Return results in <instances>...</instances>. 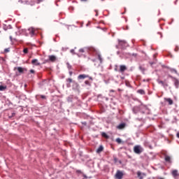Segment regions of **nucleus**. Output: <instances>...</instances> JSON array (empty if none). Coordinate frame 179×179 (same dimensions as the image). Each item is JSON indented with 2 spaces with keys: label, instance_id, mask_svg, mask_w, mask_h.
Listing matches in <instances>:
<instances>
[{
  "label": "nucleus",
  "instance_id": "obj_1",
  "mask_svg": "<svg viewBox=\"0 0 179 179\" xmlns=\"http://www.w3.org/2000/svg\"><path fill=\"white\" fill-rule=\"evenodd\" d=\"M134 152L136 155H141L143 152V148L141 145H135L134 147Z\"/></svg>",
  "mask_w": 179,
  "mask_h": 179
},
{
  "label": "nucleus",
  "instance_id": "obj_2",
  "mask_svg": "<svg viewBox=\"0 0 179 179\" xmlns=\"http://www.w3.org/2000/svg\"><path fill=\"white\" fill-rule=\"evenodd\" d=\"M72 89L73 90H76L77 92H79V90L80 89V85H79V83H78V82L74 81L72 84Z\"/></svg>",
  "mask_w": 179,
  "mask_h": 179
},
{
  "label": "nucleus",
  "instance_id": "obj_3",
  "mask_svg": "<svg viewBox=\"0 0 179 179\" xmlns=\"http://www.w3.org/2000/svg\"><path fill=\"white\" fill-rule=\"evenodd\" d=\"M123 177H124V173L121 171H117L115 175V178L116 179H122Z\"/></svg>",
  "mask_w": 179,
  "mask_h": 179
},
{
  "label": "nucleus",
  "instance_id": "obj_4",
  "mask_svg": "<svg viewBox=\"0 0 179 179\" xmlns=\"http://www.w3.org/2000/svg\"><path fill=\"white\" fill-rule=\"evenodd\" d=\"M159 85H162L163 87H169V83H167V81L166 80L164 81L163 80H158Z\"/></svg>",
  "mask_w": 179,
  "mask_h": 179
},
{
  "label": "nucleus",
  "instance_id": "obj_5",
  "mask_svg": "<svg viewBox=\"0 0 179 179\" xmlns=\"http://www.w3.org/2000/svg\"><path fill=\"white\" fill-rule=\"evenodd\" d=\"M119 45L121 46V48L124 49L127 47L128 43H127L124 41H119Z\"/></svg>",
  "mask_w": 179,
  "mask_h": 179
},
{
  "label": "nucleus",
  "instance_id": "obj_6",
  "mask_svg": "<svg viewBox=\"0 0 179 179\" xmlns=\"http://www.w3.org/2000/svg\"><path fill=\"white\" fill-rule=\"evenodd\" d=\"M66 87H71V83L73 84L75 82V80H73L72 78H66Z\"/></svg>",
  "mask_w": 179,
  "mask_h": 179
},
{
  "label": "nucleus",
  "instance_id": "obj_7",
  "mask_svg": "<svg viewBox=\"0 0 179 179\" xmlns=\"http://www.w3.org/2000/svg\"><path fill=\"white\" fill-rule=\"evenodd\" d=\"M171 78L173 79V82L176 89H178V86H179V80H178V79H177L176 78H173V76H171Z\"/></svg>",
  "mask_w": 179,
  "mask_h": 179
},
{
  "label": "nucleus",
  "instance_id": "obj_8",
  "mask_svg": "<svg viewBox=\"0 0 179 179\" xmlns=\"http://www.w3.org/2000/svg\"><path fill=\"white\" fill-rule=\"evenodd\" d=\"M125 71H127V66L120 65L119 72H120L121 73H124Z\"/></svg>",
  "mask_w": 179,
  "mask_h": 179
},
{
  "label": "nucleus",
  "instance_id": "obj_9",
  "mask_svg": "<svg viewBox=\"0 0 179 179\" xmlns=\"http://www.w3.org/2000/svg\"><path fill=\"white\" fill-rule=\"evenodd\" d=\"M164 101H166L169 106H173L174 103L173 101V99H171V98H164Z\"/></svg>",
  "mask_w": 179,
  "mask_h": 179
},
{
  "label": "nucleus",
  "instance_id": "obj_10",
  "mask_svg": "<svg viewBox=\"0 0 179 179\" xmlns=\"http://www.w3.org/2000/svg\"><path fill=\"white\" fill-rule=\"evenodd\" d=\"M171 174H172L173 177H174V178H177V177H178V176H179L178 171H177L176 169L172 171Z\"/></svg>",
  "mask_w": 179,
  "mask_h": 179
},
{
  "label": "nucleus",
  "instance_id": "obj_11",
  "mask_svg": "<svg viewBox=\"0 0 179 179\" xmlns=\"http://www.w3.org/2000/svg\"><path fill=\"white\" fill-rule=\"evenodd\" d=\"M86 78H89V75H86V74H80L78 76V79L80 80V79H86Z\"/></svg>",
  "mask_w": 179,
  "mask_h": 179
},
{
  "label": "nucleus",
  "instance_id": "obj_12",
  "mask_svg": "<svg viewBox=\"0 0 179 179\" xmlns=\"http://www.w3.org/2000/svg\"><path fill=\"white\" fill-rule=\"evenodd\" d=\"M49 59L51 62H55V61H57V57H55V55H50Z\"/></svg>",
  "mask_w": 179,
  "mask_h": 179
},
{
  "label": "nucleus",
  "instance_id": "obj_13",
  "mask_svg": "<svg viewBox=\"0 0 179 179\" xmlns=\"http://www.w3.org/2000/svg\"><path fill=\"white\" fill-rule=\"evenodd\" d=\"M32 65H36V66H38L40 65V62H38V60L36 59H34L31 61Z\"/></svg>",
  "mask_w": 179,
  "mask_h": 179
},
{
  "label": "nucleus",
  "instance_id": "obj_14",
  "mask_svg": "<svg viewBox=\"0 0 179 179\" xmlns=\"http://www.w3.org/2000/svg\"><path fill=\"white\" fill-rule=\"evenodd\" d=\"M165 162H166V163H171V157L169 156V155H165Z\"/></svg>",
  "mask_w": 179,
  "mask_h": 179
},
{
  "label": "nucleus",
  "instance_id": "obj_15",
  "mask_svg": "<svg viewBox=\"0 0 179 179\" xmlns=\"http://www.w3.org/2000/svg\"><path fill=\"white\" fill-rule=\"evenodd\" d=\"M103 150H104V148L103 147V145H100L96 150V153H101Z\"/></svg>",
  "mask_w": 179,
  "mask_h": 179
},
{
  "label": "nucleus",
  "instance_id": "obj_16",
  "mask_svg": "<svg viewBox=\"0 0 179 179\" xmlns=\"http://www.w3.org/2000/svg\"><path fill=\"white\" fill-rule=\"evenodd\" d=\"M17 71L20 73H23V72H24V71H27V69L22 67H17Z\"/></svg>",
  "mask_w": 179,
  "mask_h": 179
},
{
  "label": "nucleus",
  "instance_id": "obj_17",
  "mask_svg": "<svg viewBox=\"0 0 179 179\" xmlns=\"http://www.w3.org/2000/svg\"><path fill=\"white\" fill-rule=\"evenodd\" d=\"M125 128V123H122L117 126V129H124Z\"/></svg>",
  "mask_w": 179,
  "mask_h": 179
},
{
  "label": "nucleus",
  "instance_id": "obj_18",
  "mask_svg": "<svg viewBox=\"0 0 179 179\" xmlns=\"http://www.w3.org/2000/svg\"><path fill=\"white\" fill-rule=\"evenodd\" d=\"M137 177L139 178V179H143V176H142V173L141 171H138L137 172Z\"/></svg>",
  "mask_w": 179,
  "mask_h": 179
},
{
  "label": "nucleus",
  "instance_id": "obj_19",
  "mask_svg": "<svg viewBox=\"0 0 179 179\" xmlns=\"http://www.w3.org/2000/svg\"><path fill=\"white\" fill-rule=\"evenodd\" d=\"M101 135L103 138H106V139H108V138H110V136H108V135H107V134H106L105 132H102Z\"/></svg>",
  "mask_w": 179,
  "mask_h": 179
},
{
  "label": "nucleus",
  "instance_id": "obj_20",
  "mask_svg": "<svg viewBox=\"0 0 179 179\" xmlns=\"http://www.w3.org/2000/svg\"><path fill=\"white\" fill-rule=\"evenodd\" d=\"M3 90H6V86L0 85V92H3Z\"/></svg>",
  "mask_w": 179,
  "mask_h": 179
},
{
  "label": "nucleus",
  "instance_id": "obj_21",
  "mask_svg": "<svg viewBox=\"0 0 179 179\" xmlns=\"http://www.w3.org/2000/svg\"><path fill=\"white\" fill-rule=\"evenodd\" d=\"M138 110H139V108L138 107H134L133 108V112L134 113V114H136L138 113Z\"/></svg>",
  "mask_w": 179,
  "mask_h": 179
},
{
  "label": "nucleus",
  "instance_id": "obj_22",
  "mask_svg": "<svg viewBox=\"0 0 179 179\" xmlns=\"http://www.w3.org/2000/svg\"><path fill=\"white\" fill-rule=\"evenodd\" d=\"M137 92H138L139 94H145V90H138Z\"/></svg>",
  "mask_w": 179,
  "mask_h": 179
},
{
  "label": "nucleus",
  "instance_id": "obj_23",
  "mask_svg": "<svg viewBox=\"0 0 179 179\" xmlns=\"http://www.w3.org/2000/svg\"><path fill=\"white\" fill-rule=\"evenodd\" d=\"M98 59H99L101 64L103 62V57H101V55H98Z\"/></svg>",
  "mask_w": 179,
  "mask_h": 179
},
{
  "label": "nucleus",
  "instance_id": "obj_24",
  "mask_svg": "<svg viewBox=\"0 0 179 179\" xmlns=\"http://www.w3.org/2000/svg\"><path fill=\"white\" fill-rule=\"evenodd\" d=\"M85 84L87 85V86H91V83L89 80H85Z\"/></svg>",
  "mask_w": 179,
  "mask_h": 179
},
{
  "label": "nucleus",
  "instance_id": "obj_25",
  "mask_svg": "<svg viewBox=\"0 0 179 179\" xmlns=\"http://www.w3.org/2000/svg\"><path fill=\"white\" fill-rule=\"evenodd\" d=\"M116 142L117 143H122V140H121V138H116Z\"/></svg>",
  "mask_w": 179,
  "mask_h": 179
},
{
  "label": "nucleus",
  "instance_id": "obj_26",
  "mask_svg": "<svg viewBox=\"0 0 179 179\" xmlns=\"http://www.w3.org/2000/svg\"><path fill=\"white\" fill-rule=\"evenodd\" d=\"M23 52H24V54H27V52H29V49H27V48H24L23 50Z\"/></svg>",
  "mask_w": 179,
  "mask_h": 179
},
{
  "label": "nucleus",
  "instance_id": "obj_27",
  "mask_svg": "<svg viewBox=\"0 0 179 179\" xmlns=\"http://www.w3.org/2000/svg\"><path fill=\"white\" fill-rule=\"evenodd\" d=\"M9 51H10V48H6L5 50H4V52H9Z\"/></svg>",
  "mask_w": 179,
  "mask_h": 179
},
{
  "label": "nucleus",
  "instance_id": "obj_28",
  "mask_svg": "<svg viewBox=\"0 0 179 179\" xmlns=\"http://www.w3.org/2000/svg\"><path fill=\"white\" fill-rule=\"evenodd\" d=\"M171 72H174L175 73H177V70H176L174 69H171Z\"/></svg>",
  "mask_w": 179,
  "mask_h": 179
},
{
  "label": "nucleus",
  "instance_id": "obj_29",
  "mask_svg": "<svg viewBox=\"0 0 179 179\" xmlns=\"http://www.w3.org/2000/svg\"><path fill=\"white\" fill-rule=\"evenodd\" d=\"M30 34H32V35L34 34V29H31Z\"/></svg>",
  "mask_w": 179,
  "mask_h": 179
},
{
  "label": "nucleus",
  "instance_id": "obj_30",
  "mask_svg": "<svg viewBox=\"0 0 179 179\" xmlns=\"http://www.w3.org/2000/svg\"><path fill=\"white\" fill-rule=\"evenodd\" d=\"M178 50H179L178 46H176V47L175 48V51H176V52H178Z\"/></svg>",
  "mask_w": 179,
  "mask_h": 179
},
{
  "label": "nucleus",
  "instance_id": "obj_31",
  "mask_svg": "<svg viewBox=\"0 0 179 179\" xmlns=\"http://www.w3.org/2000/svg\"><path fill=\"white\" fill-rule=\"evenodd\" d=\"M79 52H85V49L84 48L80 49Z\"/></svg>",
  "mask_w": 179,
  "mask_h": 179
},
{
  "label": "nucleus",
  "instance_id": "obj_32",
  "mask_svg": "<svg viewBox=\"0 0 179 179\" xmlns=\"http://www.w3.org/2000/svg\"><path fill=\"white\" fill-rule=\"evenodd\" d=\"M69 74L70 75V76H72V75H73V72H72V71H70L69 72Z\"/></svg>",
  "mask_w": 179,
  "mask_h": 179
},
{
  "label": "nucleus",
  "instance_id": "obj_33",
  "mask_svg": "<svg viewBox=\"0 0 179 179\" xmlns=\"http://www.w3.org/2000/svg\"><path fill=\"white\" fill-rule=\"evenodd\" d=\"M87 78L90 79V80H93V78L92 77L89 76Z\"/></svg>",
  "mask_w": 179,
  "mask_h": 179
},
{
  "label": "nucleus",
  "instance_id": "obj_34",
  "mask_svg": "<svg viewBox=\"0 0 179 179\" xmlns=\"http://www.w3.org/2000/svg\"><path fill=\"white\" fill-rule=\"evenodd\" d=\"M31 73H34V70L31 69L30 70Z\"/></svg>",
  "mask_w": 179,
  "mask_h": 179
},
{
  "label": "nucleus",
  "instance_id": "obj_35",
  "mask_svg": "<svg viewBox=\"0 0 179 179\" xmlns=\"http://www.w3.org/2000/svg\"><path fill=\"white\" fill-rule=\"evenodd\" d=\"M15 113H13L11 117H15Z\"/></svg>",
  "mask_w": 179,
  "mask_h": 179
},
{
  "label": "nucleus",
  "instance_id": "obj_36",
  "mask_svg": "<svg viewBox=\"0 0 179 179\" xmlns=\"http://www.w3.org/2000/svg\"><path fill=\"white\" fill-rule=\"evenodd\" d=\"M117 158H114V162H115V163H117Z\"/></svg>",
  "mask_w": 179,
  "mask_h": 179
},
{
  "label": "nucleus",
  "instance_id": "obj_37",
  "mask_svg": "<svg viewBox=\"0 0 179 179\" xmlns=\"http://www.w3.org/2000/svg\"><path fill=\"white\" fill-rule=\"evenodd\" d=\"M177 138H179V131L176 134Z\"/></svg>",
  "mask_w": 179,
  "mask_h": 179
},
{
  "label": "nucleus",
  "instance_id": "obj_38",
  "mask_svg": "<svg viewBox=\"0 0 179 179\" xmlns=\"http://www.w3.org/2000/svg\"><path fill=\"white\" fill-rule=\"evenodd\" d=\"M45 96H44V95L41 96V99H45Z\"/></svg>",
  "mask_w": 179,
  "mask_h": 179
},
{
  "label": "nucleus",
  "instance_id": "obj_39",
  "mask_svg": "<svg viewBox=\"0 0 179 179\" xmlns=\"http://www.w3.org/2000/svg\"><path fill=\"white\" fill-rule=\"evenodd\" d=\"M178 1V0H176V1H175V5H177V2Z\"/></svg>",
  "mask_w": 179,
  "mask_h": 179
},
{
  "label": "nucleus",
  "instance_id": "obj_40",
  "mask_svg": "<svg viewBox=\"0 0 179 179\" xmlns=\"http://www.w3.org/2000/svg\"><path fill=\"white\" fill-rule=\"evenodd\" d=\"M92 51H96V49H94V48H92V49H91Z\"/></svg>",
  "mask_w": 179,
  "mask_h": 179
},
{
  "label": "nucleus",
  "instance_id": "obj_41",
  "mask_svg": "<svg viewBox=\"0 0 179 179\" xmlns=\"http://www.w3.org/2000/svg\"><path fill=\"white\" fill-rule=\"evenodd\" d=\"M117 55H120V51L117 52Z\"/></svg>",
  "mask_w": 179,
  "mask_h": 179
},
{
  "label": "nucleus",
  "instance_id": "obj_42",
  "mask_svg": "<svg viewBox=\"0 0 179 179\" xmlns=\"http://www.w3.org/2000/svg\"><path fill=\"white\" fill-rule=\"evenodd\" d=\"M10 41H12V36H10Z\"/></svg>",
  "mask_w": 179,
  "mask_h": 179
},
{
  "label": "nucleus",
  "instance_id": "obj_43",
  "mask_svg": "<svg viewBox=\"0 0 179 179\" xmlns=\"http://www.w3.org/2000/svg\"><path fill=\"white\" fill-rule=\"evenodd\" d=\"M75 50H71V52H73Z\"/></svg>",
  "mask_w": 179,
  "mask_h": 179
},
{
  "label": "nucleus",
  "instance_id": "obj_44",
  "mask_svg": "<svg viewBox=\"0 0 179 179\" xmlns=\"http://www.w3.org/2000/svg\"><path fill=\"white\" fill-rule=\"evenodd\" d=\"M81 1H84V2H86V1H87V0H81Z\"/></svg>",
  "mask_w": 179,
  "mask_h": 179
},
{
  "label": "nucleus",
  "instance_id": "obj_45",
  "mask_svg": "<svg viewBox=\"0 0 179 179\" xmlns=\"http://www.w3.org/2000/svg\"><path fill=\"white\" fill-rule=\"evenodd\" d=\"M110 92H114V90H110Z\"/></svg>",
  "mask_w": 179,
  "mask_h": 179
},
{
  "label": "nucleus",
  "instance_id": "obj_46",
  "mask_svg": "<svg viewBox=\"0 0 179 179\" xmlns=\"http://www.w3.org/2000/svg\"><path fill=\"white\" fill-rule=\"evenodd\" d=\"M78 171V173H80V171Z\"/></svg>",
  "mask_w": 179,
  "mask_h": 179
},
{
  "label": "nucleus",
  "instance_id": "obj_47",
  "mask_svg": "<svg viewBox=\"0 0 179 179\" xmlns=\"http://www.w3.org/2000/svg\"><path fill=\"white\" fill-rule=\"evenodd\" d=\"M119 163L121 164V161H120Z\"/></svg>",
  "mask_w": 179,
  "mask_h": 179
},
{
  "label": "nucleus",
  "instance_id": "obj_48",
  "mask_svg": "<svg viewBox=\"0 0 179 179\" xmlns=\"http://www.w3.org/2000/svg\"><path fill=\"white\" fill-rule=\"evenodd\" d=\"M115 71H117V69H115Z\"/></svg>",
  "mask_w": 179,
  "mask_h": 179
},
{
  "label": "nucleus",
  "instance_id": "obj_49",
  "mask_svg": "<svg viewBox=\"0 0 179 179\" xmlns=\"http://www.w3.org/2000/svg\"><path fill=\"white\" fill-rule=\"evenodd\" d=\"M143 176H145V173H143Z\"/></svg>",
  "mask_w": 179,
  "mask_h": 179
},
{
  "label": "nucleus",
  "instance_id": "obj_50",
  "mask_svg": "<svg viewBox=\"0 0 179 179\" xmlns=\"http://www.w3.org/2000/svg\"><path fill=\"white\" fill-rule=\"evenodd\" d=\"M101 1H104V0H101Z\"/></svg>",
  "mask_w": 179,
  "mask_h": 179
}]
</instances>
